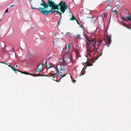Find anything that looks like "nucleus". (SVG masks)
<instances>
[{
	"instance_id": "obj_1",
	"label": "nucleus",
	"mask_w": 131,
	"mask_h": 131,
	"mask_svg": "<svg viewBox=\"0 0 131 131\" xmlns=\"http://www.w3.org/2000/svg\"><path fill=\"white\" fill-rule=\"evenodd\" d=\"M42 3L40 5L43 6L44 8H41L40 7L39 8L32 7V8L34 9H38L41 13L46 15H48V13H54L55 12H56L57 13H59L61 16L62 13L58 10L60 9L61 12L64 13L66 10L68 8V6L66 5L65 2L64 1H61L58 4H56L54 3V2L52 1V0H48V4L43 0H42Z\"/></svg>"
},
{
	"instance_id": "obj_2",
	"label": "nucleus",
	"mask_w": 131,
	"mask_h": 131,
	"mask_svg": "<svg viewBox=\"0 0 131 131\" xmlns=\"http://www.w3.org/2000/svg\"><path fill=\"white\" fill-rule=\"evenodd\" d=\"M84 36L87 40L86 42L88 54L91 56V54H93L94 52V49L98 48L101 42L96 41L93 39L89 38L87 35H84Z\"/></svg>"
},
{
	"instance_id": "obj_3",
	"label": "nucleus",
	"mask_w": 131,
	"mask_h": 131,
	"mask_svg": "<svg viewBox=\"0 0 131 131\" xmlns=\"http://www.w3.org/2000/svg\"><path fill=\"white\" fill-rule=\"evenodd\" d=\"M57 70H58V72L59 73L60 71H63V72H66V69L65 68H62L61 65H59L57 66Z\"/></svg>"
},
{
	"instance_id": "obj_4",
	"label": "nucleus",
	"mask_w": 131,
	"mask_h": 131,
	"mask_svg": "<svg viewBox=\"0 0 131 131\" xmlns=\"http://www.w3.org/2000/svg\"><path fill=\"white\" fill-rule=\"evenodd\" d=\"M44 66L42 64H39L37 65V69L38 72H41L43 70Z\"/></svg>"
},
{
	"instance_id": "obj_5",
	"label": "nucleus",
	"mask_w": 131,
	"mask_h": 131,
	"mask_svg": "<svg viewBox=\"0 0 131 131\" xmlns=\"http://www.w3.org/2000/svg\"><path fill=\"white\" fill-rule=\"evenodd\" d=\"M70 48V46L66 44L65 46V50L67 53H69V50Z\"/></svg>"
},
{
	"instance_id": "obj_6",
	"label": "nucleus",
	"mask_w": 131,
	"mask_h": 131,
	"mask_svg": "<svg viewBox=\"0 0 131 131\" xmlns=\"http://www.w3.org/2000/svg\"><path fill=\"white\" fill-rule=\"evenodd\" d=\"M60 76L62 77H63L65 76L67 74L65 72H63V71H60L59 73Z\"/></svg>"
},
{
	"instance_id": "obj_7",
	"label": "nucleus",
	"mask_w": 131,
	"mask_h": 131,
	"mask_svg": "<svg viewBox=\"0 0 131 131\" xmlns=\"http://www.w3.org/2000/svg\"><path fill=\"white\" fill-rule=\"evenodd\" d=\"M105 42L106 44V45L107 47H108L110 45L111 43V40L110 38L106 40V41H105Z\"/></svg>"
},
{
	"instance_id": "obj_8",
	"label": "nucleus",
	"mask_w": 131,
	"mask_h": 131,
	"mask_svg": "<svg viewBox=\"0 0 131 131\" xmlns=\"http://www.w3.org/2000/svg\"><path fill=\"white\" fill-rule=\"evenodd\" d=\"M50 75V76L52 77V76H53L54 77V79H52V80H54V81H56L57 82H58V81H57V79H56L55 78V77H56V75H57V74L56 73H54V74H52V73H51Z\"/></svg>"
},
{
	"instance_id": "obj_9",
	"label": "nucleus",
	"mask_w": 131,
	"mask_h": 131,
	"mask_svg": "<svg viewBox=\"0 0 131 131\" xmlns=\"http://www.w3.org/2000/svg\"><path fill=\"white\" fill-rule=\"evenodd\" d=\"M122 18L123 19H124L126 21H127V19L129 21H131V15H129L128 16H127L126 17V18L124 17H122Z\"/></svg>"
},
{
	"instance_id": "obj_10",
	"label": "nucleus",
	"mask_w": 131,
	"mask_h": 131,
	"mask_svg": "<svg viewBox=\"0 0 131 131\" xmlns=\"http://www.w3.org/2000/svg\"><path fill=\"white\" fill-rule=\"evenodd\" d=\"M19 71L20 72H21L23 74H26L27 75H32L33 76H34V75H35V74H31L29 73H28V72H22L21 71Z\"/></svg>"
},
{
	"instance_id": "obj_11",
	"label": "nucleus",
	"mask_w": 131,
	"mask_h": 131,
	"mask_svg": "<svg viewBox=\"0 0 131 131\" xmlns=\"http://www.w3.org/2000/svg\"><path fill=\"white\" fill-rule=\"evenodd\" d=\"M75 52L76 53V56L77 57H80L81 56L80 55L79 51H78V50L76 49L75 51Z\"/></svg>"
},
{
	"instance_id": "obj_12",
	"label": "nucleus",
	"mask_w": 131,
	"mask_h": 131,
	"mask_svg": "<svg viewBox=\"0 0 131 131\" xmlns=\"http://www.w3.org/2000/svg\"><path fill=\"white\" fill-rule=\"evenodd\" d=\"M124 25L125 27H126L128 29H130L131 30V25H126L125 24H124Z\"/></svg>"
},
{
	"instance_id": "obj_13",
	"label": "nucleus",
	"mask_w": 131,
	"mask_h": 131,
	"mask_svg": "<svg viewBox=\"0 0 131 131\" xmlns=\"http://www.w3.org/2000/svg\"><path fill=\"white\" fill-rule=\"evenodd\" d=\"M86 67H85L84 68H83L81 72V74L83 75L84 74V73H83V72L85 71V69L86 68Z\"/></svg>"
},
{
	"instance_id": "obj_14",
	"label": "nucleus",
	"mask_w": 131,
	"mask_h": 131,
	"mask_svg": "<svg viewBox=\"0 0 131 131\" xmlns=\"http://www.w3.org/2000/svg\"><path fill=\"white\" fill-rule=\"evenodd\" d=\"M70 20H76L77 19L75 18L73 15H72V17L70 18Z\"/></svg>"
},
{
	"instance_id": "obj_15",
	"label": "nucleus",
	"mask_w": 131,
	"mask_h": 131,
	"mask_svg": "<svg viewBox=\"0 0 131 131\" xmlns=\"http://www.w3.org/2000/svg\"><path fill=\"white\" fill-rule=\"evenodd\" d=\"M47 62H48V61H46L45 63L44 64V67L45 66L47 68H50V67H49L48 66H47Z\"/></svg>"
},
{
	"instance_id": "obj_16",
	"label": "nucleus",
	"mask_w": 131,
	"mask_h": 131,
	"mask_svg": "<svg viewBox=\"0 0 131 131\" xmlns=\"http://www.w3.org/2000/svg\"><path fill=\"white\" fill-rule=\"evenodd\" d=\"M112 11L115 14H117L118 13L117 11H116V9H113L112 10Z\"/></svg>"
},
{
	"instance_id": "obj_17",
	"label": "nucleus",
	"mask_w": 131,
	"mask_h": 131,
	"mask_svg": "<svg viewBox=\"0 0 131 131\" xmlns=\"http://www.w3.org/2000/svg\"><path fill=\"white\" fill-rule=\"evenodd\" d=\"M11 69L13 70L15 73H16V70H17V69H15V68H14L13 67H12L11 68Z\"/></svg>"
},
{
	"instance_id": "obj_18",
	"label": "nucleus",
	"mask_w": 131,
	"mask_h": 131,
	"mask_svg": "<svg viewBox=\"0 0 131 131\" xmlns=\"http://www.w3.org/2000/svg\"><path fill=\"white\" fill-rule=\"evenodd\" d=\"M92 65V63H87V66H91Z\"/></svg>"
},
{
	"instance_id": "obj_19",
	"label": "nucleus",
	"mask_w": 131,
	"mask_h": 131,
	"mask_svg": "<svg viewBox=\"0 0 131 131\" xmlns=\"http://www.w3.org/2000/svg\"><path fill=\"white\" fill-rule=\"evenodd\" d=\"M104 17H107V14L106 13H104Z\"/></svg>"
},
{
	"instance_id": "obj_20",
	"label": "nucleus",
	"mask_w": 131,
	"mask_h": 131,
	"mask_svg": "<svg viewBox=\"0 0 131 131\" xmlns=\"http://www.w3.org/2000/svg\"><path fill=\"white\" fill-rule=\"evenodd\" d=\"M69 59H70V60H71H71H72V59H72V56H71V55H70V56L69 57Z\"/></svg>"
},
{
	"instance_id": "obj_21",
	"label": "nucleus",
	"mask_w": 131,
	"mask_h": 131,
	"mask_svg": "<svg viewBox=\"0 0 131 131\" xmlns=\"http://www.w3.org/2000/svg\"><path fill=\"white\" fill-rule=\"evenodd\" d=\"M77 36L78 37L77 38L78 39H81V38L80 37V35H78Z\"/></svg>"
},
{
	"instance_id": "obj_22",
	"label": "nucleus",
	"mask_w": 131,
	"mask_h": 131,
	"mask_svg": "<svg viewBox=\"0 0 131 131\" xmlns=\"http://www.w3.org/2000/svg\"><path fill=\"white\" fill-rule=\"evenodd\" d=\"M61 23V20H59V22H58V25H60Z\"/></svg>"
},
{
	"instance_id": "obj_23",
	"label": "nucleus",
	"mask_w": 131,
	"mask_h": 131,
	"mask_svg": "<svg viewBox=\"0 0 131 131\" xmlns=\"http://www.w3.org/2000/svg\"><path fill=\"white\" fill-rule=\"evenodd\" d=\"M76 21L77 22V23H78V24L79 25H80V24L78 22V20L77 19Z\"/></svg>"
},
{
	"instance_id": "obj_24",
	"label": "nucleus",
	"mask_w": 131,
	"mask_h": 131,
	"mask_svg": "<svg viewBox=\"0 0 131 131\" xmlns=\"http://www.w3.org/2000/svg\"><path fill=\"white\" fill-rule=\"evenodd\" d=\"M8 12V9H7L6 10L5 12V13H7Z\"/></svg>"
},
{
	"instance_id": "obj_25",
	"label": "nucleus",
	"mask_w": 131,
	"mask_h": 131,
	"mask_svg": "<svg viewBox=\"0 0 131 131\" xmlns=\"http://www.w3.org/2000/svg\"><path fill=\"white\" fill-rule=\"evenodd\" d=\"M43 75H42L41 74H38V76H43Z\"/></svg>"
},
{
	"instance_id": "obj_26",
	"label": "nucleus",
	"mask_w": 131,
	"mask_h": 131,
	"mask_svg": "<svg viewBox=\"0 0 131 131\" xmlns=\"http://www.w3.org/2000/svg\"><path fill=\"white\" fill-rule=\"evenodd\" d=\"M32 56L31 54H30L29 55V58H31V57H32Z\"/></svg>"
},
{
	"instance_id": "obj_27",
	"label": "nucleus",
	"mask_w": 131,
	"mask_h": 131,
	"mask_svg": "<svg viewBox=\"0 0 131 131\" xmlns=\"http://www.w3.org/2000/svg\"><path fill=\"white\" fill-rule=\"evenodd\" d=\"M80 27H81L82 28H83V26L82 25H81L80 26Z\"/></svg>"
},
{
	"instance_id": "obj_28",
	"label": "nucleus",
	"mask_w": 131,
	"mask_h": 131,
	"mask_svg": "<svg viewBox=\"0 0 131 131\" xmlns=\"http://www.w3.org/2000/svg\"><path fill=\"white\" fill-rule=\"evenodd\" d=\"M63 62L64 63H65V61L64 60V59H63Z\"/></svg>"
},
{
	"instance_id": "obj_29",
	"label": "nucleus",
	"mask_w": 131,
	"mask_h": 131,
	"mask_svg": "<svg viewBox=\"0 0 131 131\" xmlns=\"http://www.w3.org/2000/svg\"><path fill=\"white\" fill-rule=\"evenodd\" d=\"M8 66L9 67H10L11 68H12V66H11L10 65H8Z\"/></svg>"
},
{
	"instance_id": "obj_30",
	"label": "nucleus",
	"mask_w": 131,
	"mask_h": 131,
	"mask_svg": "<svg viewBox=\"0 0 131 131\" xmlns=\"http://www.w3.org/2000/svg\"><path fill=\"white\" fill-rule=\"evenodd\" d=\"M102 52L100 54V55H99V56H101L102 55Z\"/></svg>"
},
{
	"instance_id": "obj_31",
	"label": "nucleus",
	"mask_w": 131,
	"mask_h": 131,
	"mask_svg": "<svg viewBox=\"0 0 131 131\" xmlns=\"http://www.w3.org/2000/svg\"><path fill=\"white\" fill-rule=\"evenodd\" d=\"M14 5H10V7H12V6H14Z\"/></svg>"
},
{
	"instance_id": "obj_32",
	"label": "nucleus",
	"mask_w": 131,
	"mask_h": 131,
	"mask_svg": "<svg viewBox=\"0 0 131 131\" xmlns=\"http://www.w3.org/2000/svg\"><path fill=\"white\" fill-rule=\"evenodd\" d=\"M4 64H5L6 65H8V64H7L5 62Z\"/></svg>"
},
{
	"instance_id": "obj_33",
	"label": "nucleus",
	"mask_w": 131,
	"mask_h": 131,
	"mask_svg": "<svg viewBox=\"0 0 131 131\" xmlns=\"http://www.w3.org/2000/svg\"><path fill=\"white\" fill-rule=\"evenodd\" d=\"M5 62H1V63H3V64H4V63H5Z\"/></svg>"
},
{
	"instance_id": "obj_34",
	"label": "nucleus",
	"mask_w": 131,
	"mask_h": 131,
	"mask_svg": "<svg viewBox=\"0 0 131 131\" xmlns=\"http://www.w3.org/2000/svg\"><path fill=\"white\" fill-rule=\"evenodd\" d=\"M15 66H16V67L17 66V65H16V63L15 64Z\"/></svg>"
},
{
	"instance_id": "obj_35",
	"label": "nucleus",
	"mask_w": 131,
	"mask_h": 131,
	"mask_svg": "<svg viewBox=\"0 0 131 131\" xmlns=\"http://www.w3.org/2000/svg\"><path fill=\"white\" fill-rule=\"evenodd\" d=\"M61 17L60 20H61Z\"/></svg>"
},
{
	"instance_id": "obj_36",
	"label": "nucleus",
	"mask_w": 131,
	"mask_h": 131,
	"mask_svg": "<svg viewBox=\"0 0 131 131\" xmlns=\"http://www.w3.org/2000/svg\"><path fill=\"white\" fill-rule=\"evenodd\" d=\"M88 62V61H87V62Z\"/></svg>"
}]
</instances>
